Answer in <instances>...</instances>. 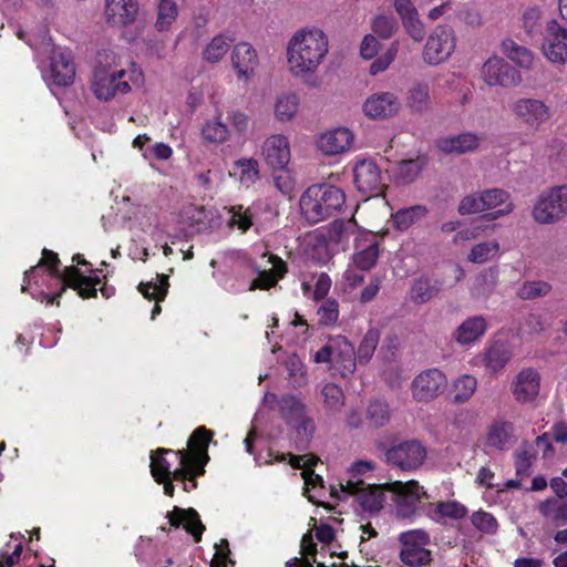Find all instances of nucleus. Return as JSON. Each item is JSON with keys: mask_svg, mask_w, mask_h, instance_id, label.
Here are the masks:
<instances>
[{"mask_svg": "<svg viewBox=\"0 0 567 567\" xmlns=\"http://www.w3.org/2000/svg\"><path fill=\"white\" fill-rule=\"evenodd\" d=\"M329 52V38L318 27L295 31L286 44L288 73L297 80H306L317 73Z\"/></svg>", "mask_w": 567, "mask_h": 567, "instance_id": "1", "label": "nucleus"}, {"mask_svg": "<svg viewBox=\"0 0 567 567\" xmlns=\"http://www.w3.org/2000/svg\"><path fill=\"white\" fill-rule=\"evenodd\" d=\"M143 83V71L135 62L124 61L114 52H104L99 55L91 90L97 100L110 101L118 94H127Z\"/></svg>", "mask_w": 567, "mask_h": 567, "instance_id": "2", "label": "nucleus"}, {"mask_svg": "<svg viewBox=\"0 0 567 567\" xmlns=\"http://www.w3.org/2000/svg\"><path fill=\"white\" fill-rule=\"evenodd\" d=\"M58 262L59 259L56 254L44 249L41 261L35 267L25 271L21 290L25 291L27 286L30 285L31 281H34L35 285H42L43 282L39 281V277L47 272L48 277L54 278L65 286L73 288L83 298H90L96 295V286L100 282V279L94 270H90L94 276H85L76 267L69 266L65 267L62 275H59Z\"/></svg>", "mask_w": 567, "mask_h": 567, "instance_id": "3", "label": "nucleus"}, {"mask_svg": "<svg viewBox=\"0 0 567 567\" xmlns=\"http://www.w3.org/2000/svg\"><path fill=\"white\" fill-rule=\"evenodd\" d=\"M214 432L205 426H198L187 441V449L177 450L175 458L178 461L177 478H188L184 491L189 493L197 487V478L205 474V466L209 462L208 446Z\"/></svg>", "mask_w": 567, "mask_h": 567, "instance_id": "4", "label": "nucleus"}, {"mask_svg": "<svg viewBox=\"0 0 567 567\" xmlns=\"http://www.w3.org/2000/svg\"><path fill=\"white\" fill-rule=\"evenodd\" d=\"M346 196L338 187L324 184L312 185L301 195L299 206L305 219L316 224L338 212Z\"/></svg>", "mask_w": 567, "mask_h": 567, "instance_id": "5", "label": "nucleus"}, {"mask_svg": "<svg viewBox=\"0 0 567 567\" xmlns=\"http://www.w3.org/2000/svg\"><path fill=\"white\" fill-rule=\"evenodd\" d=\"M515 206L508 192L502 188H488L463 197L458 213L472 215L485 213L487 219L494 220L513 213Z\"/></svg>", "mask_w": 567, "mask_h": 567, "instance_id": "6", "label": "nucleus"}, {"mask_svg": "<svg viewBox=\"0 0 567 567\" xmlns=\"http://www.w3.org/2000/svg\"><path fill=\"white\" fill-rule=\"evenodd\" d=\"M267 401L276 402L280 417L285 423L295 429L299 436L309 440L315 432V424L311 417L307 415V408L305 403L291 394H282L277 396L276 394H267Z\"/></svg>", "mask_w": 567, "mask_h": 567, "instance_id": "7", "label": "nucleus"}, {"mask_svg": "<svg viewBox=\"0 0 567 567\" xmlns=\"http://www.w3.org/2000/svg\"><path fill=\"white\" fill-rule=\"evenodd\" d=\"M567 216V186H555L543 192L535 202L532 217L539 225H554Z\"/></svg>", "mask_w": 567, "mask_h": 567, "instance_id": "8", "label": "nucleus"}, {"mask_svg": "<svg viewBox=\"0 0 567 567\" xmlns=\"http://www.w3.org/2000/svg\"><path fill=\"white\" fill-rule=\"evenodd\" d=\"M384 487L391 495L395 505L396 515L401 518H411L419 511L422 501L429 499L427 493L417 481H394L385 483Z\"/></svg>", "mask_w": 567, "mask_h": 567, "instance_id": "9", "label": "nucleus"}, {"mask_svg": "<svg viewBox=\"0 0 567 567\" xmlns=\"http://www.w3.org/2000/svg\"><path fill=\"white\" fill-rule=\"evenodd\" d=\"M388 465L403 472L419 470L427 457L425 445L415 439L393 443L384 453Z\"/></svg>", "mask_w": 567, "mask_h": 567, "instance_id": "10", "label": "nucleus"}, {"mask_svg": "<svg viewBox=\"0 0 567 567\" xmlns=\"http://www.w3.org/2000/svg\"><path fill=\"white\" fill-rule=\"evenodd\" d=\"M456 49V35L452 28L437 25L429 35L423 52V61L429 65L446 62Z\"/></svg>", "mask_w": 567, "mask_h": 567, "instance_id": "11", "label": "nucleus"}, {"mask_svg": "<svg viewBox=\"0 0 567 567\" xmlns=\"http://www.w3.org/2000/svg\"><path fill=\"white\" fill-rule=\"evenodd\" d=\"M399 539L402 545L400 558L404 565L422 567L432 561L431 551L424 547L430 543L426 532L422 529L405 532L400 535Z\"/></svg>", "mask_w": 567, "mask_h": 567, "instance_id": "12", "label": "nucleus"}, {"mask_svg": "<svg viewBox=\"0 0 567 567\" xmlns=\"http://www.w3.org/2000/svg\"><path fill=\"white\" fill-rule=\"evenodd\" d=\"M402 107L400 97L390 91L370 94L362 103L361 110L372 121H384L396 116Z\"/></svg>", "mask_w": 567, "mask_h": 567, "instance_id": "13", "label": "nucleus"}, {"mask_svg": "<svg viewBox=\"0 0 567 567\" xmlns=\"http://www.w3.org/2000/svg\"><path fill=\"white\" fill-rule=\"evenodd\" d=\"M260 155L271 169L288 167L291 159V145L289 137L284 133H272L261 143Z\"/></svg>", "mask_w": 567, "mask_h": 567, "instance_id": "14", "label": "nucleus"}, {"mask_svg": "<svg viewBox=\"0 0 567 567\" xmlns=\"http://www.w3.org/2000/svg\"><path fill=\"white\" fill-rule=\"evenodd\" d=\"M75 78V66L70 51L54 47L50 55V68L44 74L49 85L68 86Z\"/></svg>", "mask_w": 567, "mask_h": 567, "instance_id": "15", "label": "nucleus"}, {"mask_svg": "<svg viewBox=\"0 0 567 567\" xmlns=\"http://www.w3.org/2000/svg\"><path fill=\"white\" fill-rule=\"evenodd\" d=\"M481 79L488 86H514L520 82L519 73L504 59L493 55L481 68Z\"/></svg>", "mask_w": 567, "mask_h": 567, "instance_id": "16", "label": "nucleus"}, {"mask_svg": "<svg viewBox=\"0 0 567 567\" xmlns=\"http://www.w3.org/2000/svg\"><path fill=\"white\" fill-rule=\"evenodd\" d=\"M511 111L516 118L527 126L538 130L550 116L549 106L542 100L522 97L511 104Z\"/></svg>", "mask_w": 567, "mask_h": 567, "instance_id": "17", "label": "nucleus"}, {"mask_svg": "<svg viewBox=\"0 0 567 567\" xmlns=\"http://www.w3.org/2000/svg\"><path fill=\"white\" fill-rule=\"evenodd\" d=\"M447 384L444 373L437 369H427L419 373L412 382V396L417 402H430L442 393Z\"/></svg>", "mask_w": 567, "mask_h": 567, "instance_id": "18", "label": "nucleus"}, {"mask_svg": "<svg viewBox=\"0 0 567 567\" xmlns=\"http://www.w3.org/2000/svg\"><path fill=\"white\" fill-rule=\"evenodd\" d=\"M567 29L561 27L556 20H550L546 24V33L542 45V51L551 63L564 65L567 62Z\"/></svg>", "mask_w": 567, "mask_h": 567, "instance_id": "19", "label": "nucleus"}, {"mask_svg": "<svg viewBox=\"0 0 567 567\" xmlns=\"http://www.w3.org/2000/svg\"><path fill=\"white\" fill-rule=\"evenodd\" d=\"M354 134L348 127H336L320 133L315 141L318 152L324 156H337L351 150Z\"/></svg>", "mask_w": 567, "mask_h": 567, "instance_id": "20", "label": "nucleus"}, {"mask_svg": "<svg viewBox=\"0 0 567 567\" xmlns=\"http://www.w3.org/2000/svg\"><path fill=\"white\" fill-rule=\"evenodd\" d=\"M233 69L239 81L248 83L256 73L259 64L258 53L248 42L235 44L230 53Z\"/></svg>", "mask_w": 567, "mask_h": 567, "instance_id": "21", "label": "nucleus"}, {"mask_svg": "<svg viewBox=\"0 0 567 567\" xmlns=\"http://www.w3.org/2000/svg\"><path fill=\"white\" fill-rule=\"evenodd\" d=\"M353 181L359 192L378 195L383 187L382 173L371 159H360L353 166Z\"/></svg>", "mask_w": 567, "mask_h": 567, "instance_id": "22", "label": "nucleus"}, {"mask_svg": "<svg viewBox=\"0 0 567 567\" xmlns=\"http://www.w3.org/2000/svg\"><path fill=\"white\" fill-rule=\"evenodd\" d=\"M138 12L137 0H105V19L113 27L124 28L133 24Z\"/></svg>", "mask_w": 567, "mask_h": 567, "instance_id": "23", "label": "nucleus"}, {"mask_svg": "<svg viewBox=\"0 0 567 567\" xmlns=\"http://www.w3.org/2000/svg\"><path fill=\"white\" fill-rule=\"evenodd\" d=\"M166 518L171 527L179 528L183 526L184 529L193 536L195 543L202 540V535L206 528L195 508L174 506L172 511L167 512Z\"/></svg>", "mask_w": 567, "mask_h": 567, "instance_id": "24", "label": "nucleus"}, {"mask_svg": "<svg viewBox=\"0 0 567 567\" xmlns=\"http://www.w3.org/2000/svg\"><path fill=\"white\" fill-rule=\"evenodd\" d=\"M482 142L483 135L463 132L440 138L436 146L442 153L462 155L477 151Z\"/></svg>", "mask_w": 567, "mask_h": 567, "instance_id": "25", "label": "nucleus"}, {"mask_svg": "<svg viewBox=\"0 0 567 567\" xmlns=\"http://www.w3.org/2000/svg\"><path fill=\"white\" fill-rule=\"evenodd\" d=\"M540 389V375L530 368L523 369L512 384L515 400L519 403L533 402Z\"/></svg>", "mask_w": 567, "mask_h": 567, "instance_id": "26", "label": "nucleus"}, {"mask_svg": "<svg viewBox=\"0 0 567 567\" xmlns=\"http://www.w3.org/2000/svg\"><path fill=\"white\" fill-rule=\"evenodd\" d=\"M179 219L185 226L203 231L213 228L217 224V214L213 209L190 204L181 210Z\"/></svg>", "mask_w": 567, "mask_h": 567, "instance_id": "27", "label": "nucleus"}, {"mask_svg": "<svg viewBox=\"0 0 567 567\" xmlns=\"http://www.w3.org/2000/svg\"><path fill=\"white\" fill-rule=\"evenodd\" d=\"M176 451L165 447H158L156 451L151 453V474L155 482H163L166 476L175 477L176 482H182L183 487L185 484H190L188 478H177L176 467L172 471V463L165 457L167 454H173L175 456Z\"/></svg>", "mask_w": 567, "mask_h": 567, "instance_id": "28", "label": "nucleus"}, {"mask_svg": "<svg viewBox=\"0 0 567 567\" xmlns=\"http://www.w3.org/2000/svg\"><path fill=\"white\" fill-rule=\"evenodd\" d=\"M373 466L370 462H355L349 471V480L344 484L340 482L339 488L331 486V496L338 501H344L349 493L358 492L360 486L365 484L363 480L360 478V476L367 472H370Z\"/></svg>", "mask_w": 567, "mask_h": 567, "instance_id": "29", "label": "nucleus"}, {"mask_svg": "<svg viewBox=\"0 0 567 567\" xmlns=\"http://www.w3.org/2000/svg\"><path fill=\"white\" fill-rule=\"evenodd\" d=\"M385 492L386 488L384 487V484H364L363 486H360L358 492L349 493L348 496L354 495L363 511L375 513L381 511L383 507Z\"/></svg>", "mask_w": 567, "mask_h": 567, "instance_id": "30", "label": "nucleus"}, {"mask_svg": "<svg viewBox=\"0 0 567 567\" xmlns=\"http://www.w3.org/2000/svg\"><path fill=\"white\" fill-rule=\"evenodd\" d=\"M268 262L271 265L269 270H258V277L249 285V290L269 289L274 287L280 278L287 272L285 261L275 255H268Z\"/></svg>", "mask_w": 567, "mask_h": 567, "instance_id": "31", "label": "nucleus"}, {"mask_svg": "<svg viewBox=\"0 0 567 567\" xmlns=\"http://www.w3.org/2000/svg\"><path fill=\"white\" fill-rule=\"evenodd\" d=\"M233 39L226 33L214 35L202 49V60L206 64L216 65L228 54Z\"/></svg>", "mask_w": 567, "mask_h": 567, "instance_id": "32", "label": "nucleus"}, {"mask_svg": "<svg viewBox=\"0 0 567 567\" xmlns=\"http://www.w3.org/2000/svg\"><path fill=\"white\" fill-rule=\"evenodd\" d=\"M300 99L295 92H282L278 94L274 102L275 120L281 124L295 120L299 112Z\"/></svg>", "mask_w": 567, "mask_h": 567, "instance_id": "33", "label": "nucleus"}, {"mask_svg": "<svg viewBox=\"0 0 567 567\" xmlns=\"http://www.w3.org/2000/svg\"><path fill=\"white\" fill-rule=\"evenodd\" d=\"M200 136L207 144L220 145L230 140V128L218 113L203 123Z\"/></svg>", "mask_w": 567, "mask_h": 567, "instance_id": "34", "label": "nucleus"}, {"mask_svg": "<svg viewBox=\"0 0 567 567\" xmlns=\"http://www.w3.org/2000/svg\"><path fill=\"white\" fill-rule=\"evenodd\" d=\"M485 331V318L482 316H474L462 322L454 333V339L460 344H471L477 341Z\"/></svg>", "mask_w": 567, "mask_h": 567, "instance_id": "35", "label": "nucleus"}, {"mask_svg": "<svg viewBox=\"0 0 567 567\" xmlns=\"http://www.w3.org/2000/svg\"><path fill=\"white\" fill-rule=\"evenodd\" d=\"M429 214V209L424 205H414L401 208L391 214V219L395 229L405 231L413 225L424 219Z\"/></svg>", "mask_w": 567, "mask_h": 567, "instance_id": "36", "label": "nucleus"}, {"mask_svg": "<svg viewBox=\"0 0 567 567\" xmlns=\"http://www.w3.org/2000/svg\"><path fill=\"white\" fill-rule=\"evenodd\" d=\"M243 186L250 187L260 178L259 163L252 157H243L234 163V172L230 174Z\"/></svg>", "mask_w": 567, "mask_h": 567, "instance_id": "37", "label": "nucleus"}, {"mask_svg": "<svg viewBox=\"0 0 567 567\" xmlns=\"http://www.w3.org/2000/svg\"><path fill=\"white\" fill-rule=\"evenodd\" d=\"M426 164L423 156H417L413 159H403L396 163L393 167L392 174L396 182L401 184L413 183L421 174Z\"/></svg>", "mask_w": 567, "mask_h": 567, "instance_id": "38", "label": "nucleus"}, {"mask_svg": "<svg viewBox=\"0 0 567 567\" xmlns=\"http://www.w3.org/2000/svg\"><path fill=\"white\" fill-rule=\"evenodd\" d=\"M514 434L512 422L497 420L493 422L486 434V444L496 450H504Z\"/></svg>", "mask_w": 567, "mask_h": 567, "instance_id": "39", "label": "nucleus"}, {"mask_svg": "<svg viewBox=\"0 0 567 567\" xmlns=\"http://www.w3.org/2000/svg\"><path fill=\"white\" fill-rule=\"evenodd\" d=\"M498 255L499 244L497 240L492 239L473 245L466 256V260L472 264L482 265L494 260Z\"/></svg>", "mask_w": 567, "mask_h": 567, "instance_id": "40", "label": "nucleus"}, {"mask_svg": "<svg viewBox=\"0 0 567 567\" xmlns=\"http://www.w3.org/2000/svg\"><path fill=\"white\" fill-rule=\"evenodd\" d=\"M502 52L519 68L530 69L534 64L533 52L511 39L502 42Z\"/></svg>", "mask_w": 567, "mask_h": 567, "instance_id": "41", "label": "nucleus"}, {"mask_svg": "<svg viewBox=\"0 0 567 567\" xmlns=\"http://www.w3.org/2000/svg\"><path fill=\"white\" fill-rule=\"evenodd\" d=\"M355 359L357 357H315V362L327 364L332 377L340 375L347 378L355 370Z\"/></svg>", "mask_w": 567, "mask_h": 567, "instance_id": "42", "label": "nucleus"}, {"mask_svg": "<svg viewBox=\"0 0 567 567\" xmlns=\"http://www.w3.org/2000/svg\"><path fill=\"white\" fill-rule=\"evenodd\" d=\"M408 106L414 112H425L431 107L430 87L424 83L414 84L408 92Z\"/></svg>", "mask_w": 567, "mask_h": 567, "instance_id": "43", "label": "nucleus"}, {"mask_svg": "<svg viewBox=\"0 0 567 567\" xmlns=\"http://www.w3.org/2000/svg\"><path fill=\"white\" fill-rule=\"evenodd\" d=\"M358 251L352 257V264L360 270H368L372 268L379 257V246L377 241L369 244H359Z\"/></svg>", "mask_w": 567, "mask_h": 567, "instance_id": "44", "label": "nucleus"}, {"mask_svg": "<svg viewBox=\"0 0 567 567\" xmlns=\"http://www.w3.org/2000/svg\"><path fill=\"white\" fill-rule=\"evenodd\" d=\"M178 17V7L175 0H159L155 27L158 31H167Z\"/></svg>", "mask_w": 567, "mask_h": 567, "instance_id": "45", "label": "nucleus"}, {"mask_svg": "<svg viewBox=\"0 0 567 567\" xmlns=\"http://www.w3.org/2000/svg\"><path fill=\"white\" fill-rule=\"evenodd\" d=\"M367 419L374 427H383L391 420V410L386 401L375 399L367 408Z\"/></svg>", "mask_w": 567, "mask_h": 567, "instance_id": "46", "label": "nucleus"}, {"mask_svg": "<svg viewBox=\"0 0 567 567\" xmlns=\"http://www.w3.org/2000/svg\"><path fill=\"white\" fill-rule=\"evenodd\" d=\"M477 386L476 379L471 374H464L456 379L453 384V402L465 403L474 394Z\"/></svg>", "mask_w": 567, "mask_h": 567, "instance_id": "47", "label": "nucleus"}, {"mask_svg": "<svg viewBox=\"0 0 567 567\" xmlns=\"http://www.w3.org/2000/svg\"><path fill=\"white\" fill-rule=\"evenodd\" d=\"M229 227H237L241 233H246L252 226V214L250 208L243 205H235L228 208Z\"/></svg>", "mask_w": 567, "mask_h": 567, "instance_id": "48", "label": "nucleus"}, {"mask_svg": "<svg viewBox=\"0 0 567 567\" xmlns=\"http://www.w3.org/2000/svg\"><path fill=\"white\" fill-rule=\"evenodd\" d=\"M285 365L288 371L289 382L293 388H300L307 384V370L300 357H288L285 361Z\"/></svg>", "mask_w": 567, "mask_h": 567, "instance_id": "49", "label": "nucleus"}, {"mask_svg": "<svg viewBox=\"0 0 567 567\" xmlns=\"http://www.w3.org/2000/svg\"><path fill=\"white\" fill-rule=\"evenodd\" d=\"M439 289L426 278H419L411 288V299L415 303H425L431 300Z\"/></svg>", "mask_w": 567, "mask_h": 567, "instance_id": "50", "label": "nucleus"}, {"mask_svg": "<svg viewBox=\"0 0 567 567\" xmlns=\"http://www.w3.org/2000/svg\"><path fill=\"white\" fill-rule=\"evenodd\" d=\"M471 522L476 529L487 535H495L498 530L497 519L493 514L485 511L474 512Z\"/></svg>", "mask_w": 567, "mask_h": 567, "instance_id": "51", "label": "nucleus"}, {"mask_svg": "<svg viewBox=\"0 0 567 567\" xmlns=\"http://www.w3.org/2000/svg\"><path fill=\"white\" fill-rule=\"evenodd\" d=\"M354 348L352 343L343 336L330 337L327 343L317 354H351Z\"/></svg>", "mask_w": 567, "mask_h": 567, "instance_id": "52", "label": "nucleus"}, {"mask_svg": "<svg viewBox=\"0 0 567 567\" xmlns=\"http://www.w3.org/2000/svg\"><path fill=\"white\" fill-rule=\"evenodd\" d=\"M399 52V42L394 41L390 44L386 51L378 56L370 65L369 73L377 75L384 72L393 63Z\"/></svg>", "mask_w": 567, "mask_h": 567, "instance_id": "53", "label": "nucleus"}, {"mask_svg": "<svg viewBox=\"0 0 567 567\" xmlns=\"http://www.w3.org/2000/svg\"><path fill=\"white\" fill-rule=\"evenodd\" d=\"M324 404L329 410L337 411L344 404L342 389L334 383H327L321 391Z\"/></svg>", "mask_w": 567, "mask_h": 567, "instance_id": "54", "label": "nucleus"}, {"mask_svg": "<svg viewBox=\"0 0 567 567\" xmlns=\"http://www.w3.org/2000/svg\"><path fill=\"white\" fill-rule=\"evenodd\" d=\"M435 513L441 517L462 519L467 515V508L456 501L439 502Z\"/></svg>", "mask_w": 567, "mask_h": 567, "instance_id": "55", "label": "nucleus"}, {"mask_svg": "<svg viewBox=\"0 0 567 567\" xmlns=\"http://www.w3.org/2000/svg\"><path fill=\"white\" fill-rule=\"evenodd\" d=\"M157 280L158 282H146V284H141L140 285V291L141 293L150 299V300H155L156 302H158L159 300H162L166 293V289H167V278L165 276H157Z\"/></svg>", "mask_w": 567, "mask_h": 567, "instance_id": "56", "label": "nucleus"}, {"mask_svg": "<svg viewBox=\"0 0 567 567\" xmlns=\"http://www.w3.org/2000/svg\"><path fill=\"white\" fill-rule=\"evenodd\" d=\"M396 21L390 16H378L372 21L373 32L382 39H389L396 30Z\"/></svg>", "mask_w": 567, "mask_h": 567, "instance_id": "57", "label": "nucleus"}, {"mask_svg": "<svg viewBox=\"0 0 567 567\" xmlns=\"http://www.w3.org/2000/svg\"><path fill=\"white\" fill-rule=\"evenodd\" d=\"M274 176L275 187L285 196H291L296 188V178L293 174L286 167Z\"/></svg>", "mask_w": 567, "mask_h": 567, "instance_id": "58", "label": "nucleus"}, {"mask_svg": "<svg viewBox=\"0 0 567 567\" xmlns=\"http://www.w3.org/2000/svg\"><path fill=\"white\" fill-rule=\"evenodd\" d=\"M405 32L416 42H421L425 38V27L416 14L401 19Z\"/></svg>", "mask_w": 567, "mask_h": 567, "instance_id": "59", "label": "nucleus"}, {"mask_svg": "<svg viewBox=\"0 0 567 567\" xmlns=\"http://www.w3.org/2000/svg\"><path fill=\"white\" fill-rule=\"evenodd\" d=\"M10 543L6 544L4 548L0 553V567H13L19 563L23 546L21 543L13 545L12 550Z\"/></svg>", "mask_w": 567, "mask_h": 567, "instance_id": "60", "label": "nucleus"}, {"mask_svg": "<svg viewBox=\"0 0 567 567\" xmlns=\"http://www.w3.org/2000/svg\"><path fill=\"white\" fill-rule=\"evenodd\" d=\"M173 156V148L163 142L155 143L152 146L145 148L143 152V157L146 159H158V161H167Z\"/></svg>", "mask_w": 567, "mask_h": 567, "instance_id": "61", "label": "nucleus"}, {"mask_svg": "<svg viewBox=\"0 0 567 567\" xmlns=\"http://www.w3.org/2000/svg\"><path fill=\"white\" fill-rule=\"evenodd\" d=\"M381 48L380 41L373 34H367L360 43V56L364 60H372Z\"/></svg>", "mask_w": 567, "mask_h": 567, "instance_id": "62", "label": "nucleus"}, {"mask_svg": "<svg viewBox=\"0 0 567 567\" xmlns=\"http://www.w3.org/2000/svg\"><path fill=\"white\" fill-rule=\"evenodd\" d=\"M363 270H360L355 266L350 265L343 274L342 287L344 291H352L359 285L363 282L364 276Z\"/></svg>", "mask_w": 567, "mask_h": 567, "instance_id": "63", "label": "nucleus"}, {"mask_svg": "<svg viewBox=\"0 0 567 567\" xmlns=\"http://www.w3.org/2000/svg\"><path fill=\"white\" fill-rule=\"evenodd\" d=\"M318 316L322 323H334L339 318L338 302L336 300H327L319 309Z\"/></svg>", "mask_w": 567, "mask_h": 567, "instance_id": "64", "label": "nucleus"}]
</instances>
